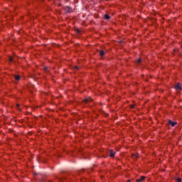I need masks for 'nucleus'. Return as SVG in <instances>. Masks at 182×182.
Returning a JSON list of instances; mask_svg holds the SVG:
<instances>
[{"label":"nucleus","mask_w":182,"mask_h":182,"mask_svg":"<svg viewBox=\"0 0 182 182\" xmlns=\"http://www.w3.org/2000/svg\"><path fill=\"white\" fill-rule=\"evenodd\" d=\"M176 182H181V178H176Z\"/></svg>","instance_id":"9d476101"},{"label":"nucleus","mask_w":182,"mask_h":182,"mask_svg":"<svg viewBox=\"0 0 182 182\" xmlns=\"http://www.w3.org/2000/svg\"><path fill=\"white\" fill-rule=\"evenodd\" d=\"M15 80H17V81L21 80V76L15 75Z\"/></svg>","instance_id":"0eeeda50"},{"label":"nucleus","mask_w":182,"mask_h":182,"mask_svg":"<svg viewBox=\"0 0 182 182\" xmlns=\"http://www.w3.org/2000/svg\"><path fill=\"white\" fill-rule=\"evenodd\" d=\"M175 89L176 90H181V83H178L176 86H175Z\"/></svg>","instance_id":"f257e3e1"},{"label":"nucleus","mask_w":182,"mask_h":182,"mask_svg":"<svg viewBox=\"0 0 182 182\" xmlns=\"http://www.w3.org/2000/svg\"><path fill=\"white\" fill-rule=\"evenodd\" d=\"M83 102H85V103H89V102H92V98H86Z\"/></svg>","instance_id":"f03ea898"},{"label":"nucleus","mask_w":182,"mask_h":182,"mask_svg":"<svg viewBox=\"0 0 182 182\" xmlns=\"http://www.w3.org/2000/svg\"><path fill=\"white\" fill-rule=\"evenodd\" d=\"M114 154H115V153H114V151H113V150L109 151L110 157H114Z\"/></svg>","instance_id":"7ed1b4c3"},{"label":"nucleus","mask_w":182,"mask_h":182,"mask_svg":"<svg viewBox=\"0 0 182 182\" xmlns=\"http://www.w3.org/2000/svg\"><path fill=\"white\" fill-rule=\"evenodd\" d=\"M168 123H169V124H171V126H172V127H174L175 125L177 124V122H173V121H171V120L168 122Z\"/></svg>","instance_id":"20e7f679"},{"label":"nucleus","mask_w":182,"mask_h":182,"mask_svg":"<svg viewBox=\"0 0 182 182\" xmlns=\"http://www.w3.org/2000/svg\"><path fill=\"white\" fill-rule=\"evenodd\" d=\"M76 31L77 33H80V31L79 29H77Z\"/></svg>","instance_id":"ddd939ff"},{"label":"nucleus","mask_w":182,"mask_h":182,"mask_svg":"<svg viewBox=\"0 0 182 182\" xmlns=\"http://www.w3.org/2000/svg\"><path fill=\"white\" fill-rule=\"evenodd\" d=\"M128 182H130V180H128Z\"/></svg>","instance_id":"dca6fc26"},{"label":"nucleus","mask_w":182,"mask_h":182,"mask_svg":"<svg viewBox=\"0 0 182 182\" xmlns=\"http://www.w3.org/2000/svg\"><path fill=\"white\" fill-rule=\"evenodd\" d=\"M137 157H139V154H132V158L136 159H137Z\"/></svg>","instance_id":"423d86ee"},{"label":"nucleus","mask_w":182,"mask_h":182,"mask_svg":"<svg viewBox=\"0 0 182 182\" xmlns=\"http://www.w3.org/2000/svg\"><path fill=\"white\" fill-rule=\"evenodd\" d=\"M131 108L134 109V105H131Z\"/></svg>","instance_id":"4468645a"},{"label":"nucleus","mask_w":182,"mask_h":182,"mask_svg":"<svg viewBox=\"0 0 182 182\" xmlns=\"http://www.w3.org/2000/svg\"><path fill=\"white\" fill-rule=\"evenodd\" d=\"M9 62H14V58L12 57L9 58Z\"/></svg>","instance_id":"9b49d317"},{"label":"nucleus","mask_w":182,"mask_h":182,"mask_svg":"<svg viewBox=\"0 0 182 182\" xmlns=\"http://www.w3.org/2000/svg\"><path fill=\"white\" fill-rule=\"evenodd\" d=\"M105 19H110V16H109V15H107V14H106L105 16Z\"/></svg>","instance_id":"1a4fd4ad"},{"label":"nucleus","mask_w":182,"mask_h":182,"mask_svg":"<svg viewBox=\"0 0 182 182\" xmlns=\"http://www.w3.org/2000/svg\"><path fill=\"white\" fill-rule=\"evenodd\" d=\"M75 69H79V67L75 66Z\"/></svg>","instance_id":"2eb2a0df"},{"label":"nucleus","mask_w":182,"mask_h":182,"mask_svg":"<svg viewBox=\"0 0 182 182\" xmlns=\"http://www.w3.org/2000/svg\"><path fill=\"white\" fill-rule=\"evenodd\" d=\"M144 178H146V177L141 176L140 179L136 180V182L144 181Z\"/></svg>","instance_id":"39448f33"},{"label":"nucleus","mask_w":182,"mask_h":182,"mask_svg":"<svg viewBox=\"0 0 182 182\" xmlns=\"http://www.w3.org/2000/svg\"><path fill=\"white\" fill-rule=\"evenodd\" d=\"M140 62H141V59L139 58L137 60V63H140Z\"/></svg>","instance_id":"f8f14e48"},{"label":"nucleus","mask_w":182,"mask_h":182,"mask_svg":"<svg viewBox=\"0 0 182 182\" xmlns=\"http://www.w3.org/2000/svg\"><path fill=\"white\" fill-rule=\"evenodd\" d=\"M100 56H105V51L100 50Z\"/></svg>","instance_id":"6e6552de"}]
</instances>
